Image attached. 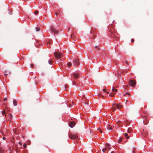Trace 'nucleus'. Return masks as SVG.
<instances>
[{"mask_svg": "<svg viewBox=\"0 0 153 153\" xmlns=\"http://www.w3.org/2000/svg\"><path fill=\"white\" fill-rule=\"evenodd\" d=\"M54 56L56 59H59L62 56V54L61 53L55 52L54 53Z\"/></svg>", "mask_w": 153, "mask_h": 153, "instance_id": "obj_1", "label": "nucleus"}, {"mask_svg": "<svg viewBox=\"0 0 153 153\" xmlns=\"http://www.w3.org/2000/svg\"><path fill=\"white\" fill-rule=\"evenodd\" d=\"M79 59H75L73 60V65L74 66H78L79 65Z\"/></svg>", "mask_w": 153, "mask_h": 153, "instance_id": "obj_2", "label": "nucleus"}, {"mask_svg": "<svg viewBox=\"0 0 153 153\" xmlns=\"http://www.w3.org/2000/svg\"><path fill=\"white\" fill-rule=\"evenodd\" d=\"M50 29L51 31L54 33L56 34H58V31H57L52 26H51Z\"/></svg>", "mask_w": 153, "mask_h": 153, "instance_id": "obj_3", "label": "nucleus"}, {"mask_svg": "<svg viewBox=\"0 0 153 153\" xmlns=\"http://www.w3.org/2000/svg\"><path fill=\"white\" fill-rule=\"evenodd\" d=\"M128 83L130 86H134L136 82L133 80H130L129 81Z\"/></svg>", "mask_w": 153, "mask_h": 153, "instance_id": "obj_4", "label": "nucleus"}, {"mask_svg": "<svg viewBox=\"0 0 153 153\" xmlns=\"http://www.w3.org/2000/svg\"><path fill=\"white\" fill-rule=\"evenodd\" d=\"M69 138L71 139H75L78 137L76 135L73 134H69Z\"/></svg>", "mask_w": 153, "mask_h": 153, "instance_id": "obj_5", "label": "nucleus"}, {"mask_svg": "<svg viewBox=\"0 0 153 153\" xmlns=\"http://www.w3.org/2000/svg\"><path fill=\"white\" fill-rule=\"evenodd\" d=\"M79 96L80 98H81L82 100H84V99H85V95L83 94L82 93H80Z\"/></svg>", "mask_w": 153, "mask_h": 153, "instance_id": "obj_6", "label": "nucleus"}, {"mask_svg": "<svg viewBox=\"0 0 153 153\" xmlns=\"http://www.w3.org/2000/svg\"><path fill=\"white\" fill-rule=\"evenodd\" d=\"M116 107L118 109H120L123 107V105L118 103L115 105Z\"/></svg>", "mask_w": 153, "mask_h": 153, "instance_id": "obj_7", "label": "nucleus"}, {"mask_svg": "<svg viewBox=\"0 0 153 153\" xmlns=\"http://www.w3.org/2000/svg\"><path fill=\"white\" fill-rule=\"evenodd\" d=\"M75 125V123L74 121L71 122L69 123V126L70 127L73 128Z\"/></svg>", "mask_w": 153, "mask_h": 153, "instance_id": "obj_8", "label": "nucleus"}, {"mask_svg": "<svg viewBox=\"0 0 153 153\" xmlns=\"http://www.w3.org/2000/svg\"><path fill=\"white\" fill-rule=\"evenodd\" d=\"M79 75V74H78L74 73L72 75L75 79H77Z\"/></svg>", "mask_w": 153, "mask_h": 153, "instance_id": "obj_9", "label": "nucleus"}, {"mask_svg": "<svg viewBox=\"0 0 153 153\" xmlns=\"http://www.w3.org/2000/svg\"><path fill=\"white\" fill-rule=\"evenodd\" d=\"M132 132V129L131 127L129 128L128 129L127 132L128 133H131Z\"/></svg>", "mask_w": 153, "mask_h": 153, "instance_id": "obj_10", "label": "nucleus"}, {"mask_svg": "<svg viewBox=\"0 0 153 153\" xmlns=\"http://www.w3.org/2000/svg\"><path fill=\"white\" fill-rule=\"evenodd\" d=\"M144 120L143 121V123L145 125H146L148 123V121L146 120V119H147L146 117H144Z\"/></svg>", "mask_w": 153, "mask_h": 153, "instance_id": "obj_11", "label": "nucleus"}, {"mask_svg": "<svg viewBox=\"0 0 153 153\" xmlns=\"http://www.w3.org/2000/svg\"><path fill=\"white\" fill-rule=\"evenodd\" d=\"M13 102L14 106H16L17 105V102L16 100H14L13 101Z\"/></svg>", "mask_w": 153, "mask_h": 153, "instance_id": "obj_12", "label": "nucleus"}, {"mask_svg": "<svg viewBox=\"0 0 153 153\" xmlns=\"http://www.w3.org/2000/svg\"><path fill=\"white\" fill-rule=\"evenodd\" d=\"M115 94V93L112 91V92H111L109 95V96L110 97H114Z\"/></svg>", "mask_w": 153, "mask_h": 153, "instance_id": "obj_13", "label": "nucleus"}, {"mask_svg": "<svg viewBox=\"0 0 153 153\" xmlns=\"http://www.w3.org/2000/svg\"><path fill=\"white\" fill-rule=\"evenodd\" d=\"M110 144L107 143V144L105 145L106 147L105 148H106V149H107V150H108V149H110Z\"/></svg>", "mask_w": 153, "mask_h": 153, "instance_id": "obj_14", "label": "nucleus"}, {"mask_svg": "<svg viewBox=\"0 0 153 153\" xmlns=\"http://www.w3.org/2000/svg\"><path fill=\"white\" fill-rule=\"evenodd\" d=\"M107 128L108 130H111V127H110V126L109 125H107Z\"/></svg>", "mask_w": 153, "mask_h": 153, "instance_id": "obj_15", "label": "nucleus"}, {"mask_svg": "<svg viewBox=\"0 0 153 153\" xmlns=\"http://www.w3.org/2000/svg\"><path fill=\"white\" fill-rule=\"evenodd\" d=\"M67 65L69 67H70L72 66V64L71 62H68L67 64Z\"/></svg>", "mask_w": 153, "mask_h": 153, "instance_id": "obj_16", "label": "nucleus"}, {"mask_svg": "<svg viewBox=\"0 0 153 153\" xmlns=\"http://www.w3.org/2000/svg\"><path fill=\"white\" fill-rule=\"evenodd\" d=\"M124 136L125 137H126L128 139L129 138V137L128 136V134L127 133H126L124 134Z\"/></svg>", "mask_w": 153, "mask_h": 153, "instance_id": "obj_17", "label": "nucleus"}, {"mask_svg": "<svg viewBox=\"0 0 153 153\" xmlns=\"http://www.w3.org/2000/svg\"><path fill=\"white\" fill-rule=\"evenodd\" d=\"M112 91L114 93V91H115V92H117V89H115L114 88L112 89Z\"/></svg>", "mask_w": 153, "mask_h": 153, "instance_id": "obj_18", "label": "nucleus"}, {"mask_svg": "<svg viewBox=\"0 0 153 153\" xmlns=\"http://www.w3.org/2000/svg\"><path fill=\"white\" fill-rule=\"evenodd\" d=\"M122 138L121 137H120L118 140V142L119 143H120L121 141H122Z\"/></svg>", "mask_w": 153, "mask_h": 153, "instance_id": "obj_19", "label": "nucleus"}, {"mask_svg": "<svg viewBox=\"0 0 153 153\" xmlns=\"http://www.w3.org/2000/svg\"><path fill=\"white\" fill-rule=\"evenodd\" d=\"M107 150L106 149V148H105L102 149V151L103 152H105V151Z\"/></svg>", "mask_w": 153, "mask_h": 153, "instance_id": "obj_20", "label": "nucleus"}, {"mask_svg": "<svg viewBox=\"0 0 153 153\" xmlns=\"http://www.w3.org/2000/svg\"><path fill=\"white\" fill-rule=\"evenodd\" d=\"M111 109L113 111H114L116 109L115 107H114L112 108Z\"/></svg>", "mask_w": 153, "mask_h": 153, "instance_id": "obj_21", "label": "nucleus"}, {"mask_svg": "<svg viewBox=\"0 0 153 153\" xmlns=\"http://www.w3.org/2000/svg\"><path fill=\"white\" fill-rule=\"evenodd\" d=\"M9 115L10 116V118L11 119H12V118L13 117L11 113H9Z\"/></svg>", "mask_w": 153, "mask_h": 153, "instance_id": "obj_22", "label": "nucleus"}, {"mask_svg": "<svg viewBox=\"0 0 153 153\" xmlns=\"http://www.w3.org/2000/svg\"><path fill=\"white\" fill-rule=\"evenodd\" d=\"M39 13V12L37 10H35L34 12V13L35 14V15H37V14Z\"/></svg>", "mask_w": 153, "mask_h": 153, "instance_id": "obj_23", "label": "nucleus"}, {"mask_svg": "<svg viewBox=\"0 0 153 153\" xmlns=\"http://www.w3.org/2000/svg\"><path fill=\"white\" fill-rule=\"evenodd\" d=\"M40 28L38 27H36V30L37 31H39Z\"/></svg>", "mask_w": 153, "mask_h": 153, "instance_id": "obj_24", "label": "nucleus"}, {"mask_svg": "<svg viewBox=\"0 0 153 153\" xmlns=\"http://www.w3.org/2000/svg\"><path fill=\"white\" fill-rule=\"evenodd\" d=\"M52 63H53V61L51 60H49L48 61V63L50 64H51Z\"/></svg>", "mask_w": 153, "mask_h": 153, "instance_id": "obj_25", "label": "nucleus"}, {"mask_svg": "<svg viewBox=\"0 0 153 153\" xmlns=\"http://www.w3.org/2000/svg\"><path fill=\"white\" fill-rule=\"evenodd\" d=\"M127 94H128V95H129L130 93H129L126 92L123 95L124 96H125L126 95H127Z\"/></svg>", "mask_w": 153, "mask_h": 153, "instance_id": "obj_26", "label": "nucleus"}, {"mask_svg": "<svg viewBox=\"0 0 153 153\" xmlns=\"http://www.w3.org/2000/svg\"><path fill=\"white\" fill-rule=\"evenodd\" d=\"M2 114L4 115L5 114V115L6 114V113H5V112L4 110L2 111Z\"/></svg>", "mask_w": 153, "mask_h": 153, "instance_id": "obj_27", "label": "nucleus"}, {"mask_svg": "<svg viewBox=\"0 0 153 153\" xmlns=\"http://www.w3.org/2000/svg\"><path fill=\"white\" fill-rule=\"evenodd\" d=\"M23 146L24 148H26L27 147V145L25 143L24 144Z\"/></svg>", "mask_w": 153, "mask_h": 153, "instance_id": "obj_28", "label": "nucleus"}, {"mask_svg": "<svg viewBox=\"0 0 153 153\" xmlns=\"http://www.w3.org/2000/svg\"><path fill=\"white\" fill-rule=\"evenodd\" d=\"M95 48L98 50L100 49V48L97 46H96Z\"/></svg>", "mask_w": 153, "mask_h": 153, "instance_id": "obj_29", "label": "nucleus"}, {"mask_svg": "<svg viewBox=\"0 0 153 153\" xmlns=\"http://www.w3.org/2000/svg\"><path fill=\"white\" fill-rule=\"evenodd\" d=\"M0 153H4L3 150L1 149H0Z\"/></svg>", "mask_w": 153, "mask_h": 153, "instance_id": "obj_30", "label": "nucleus"}, {"mask_svg": "<svg viewBox=\"0 0 153 153\" xmlns=\"http://www.w3.org/2000/svg\"><path fill=\"white\" fill-rule=\"evenodd\" d=\"M98 130H99V131H100L101 133H102V131L101 130L100 128H98Z\"/></svg>", "mask_w": 153, "mask_h": 153, "instance_id": "obj_31", "label": "nucleus"}, {"mask_svg": "<svg viewBox=\"0 0 153 153\" xmlns=\"http://www.w3.org/2000/svg\"><path fill=\"white\" fill-rule=\"evenodd\" d=\"M58 13H59V14H60L62 12H61V11L60 10H58Z\"/></svg>", "mask_w": 153, "mask_h": 153, "instance_id": "obj_32", "label": "nucleus"}, {"mask_svg": "<svg viewBox=\"0 0 153 153\" xmlns=\"http://www.w3.org/2000/svg\"><path fill=\"white\" fill-rule=\"evenodd\" d=\"M131 41L132 42H133L134 41V40L133 39H132L131 40Z\"/></svg>", "mask_w": 153, "mask_h": 153, "instance_id": "obj_33", "label": "nucleus"}, {"mask_svg": "<svg viewBox=\"0 0 153 153\" xmlns=\"http://www.w3.org/2000/svg\"><path fill=\"white\" fill-rule=\"evenodd\" d=\"M73 84L74 85H75V84H76V82H75L74 81H73Z\"/></svg>", "mask_w": 153, "mask_h": 153, "instance_id": "obj_34", "label": "nucleus"}, {"mask_svg": "<svg viewBox=\"0 0 153 153\" xmlns=\"http://www.w3.org/2000/svg\"><path fill=\"white\" fill-rule=\"evenodd\" d=\"M3 139L4 140H5V139H6V138L4 137H3Z\"/></svg>", "mask_w": 153, "mask_h": 153, "instance_id": "obj_35", "label": "nucleus"}, {"mask_svg": "<svg viewBox=\"0 0 153 153\" xmlns=\"http://www.w3.org/2000/svg\"><path fill=\"white\" fill-rule=\"evenodd\" d=\"M31 67L32 68H33V64H32L31 65Z\"/></svg>", "mask_w": 153, "mask_h": 153, "instance_id": "obj_36", "label": "nucleus"}, {"mask_svg": "<svg viewBox=\"0 0 153 153\" xmlns=\"http://www.w3.org/2000/svg\"><path fill=\"white\" fill-rule=\"evenodd\" d=\"M58 13H57V12H55V14H56V15H57Z\"/></svg>", "mask_w": 153, "mask_h": 153, "instance_id": "obj_37", "label": "nucleus"}, {"mask_svg": "<svg viewBox=\"0 0 153 153\" xmlns=\"http://www.w3.org/2000/svg\"><path fill=\"white\" fill-rule=\"evenodd\" d=\"M7 75V74H6V73H5V74H4V75H5V76H6V75Z\"/></svg>", "mask_w": 153, "mask_h": 153, "instance_id": "obj_38", "label": "nucleus"}, {"mask_svg": "<svg viewBox=\"0 0 153 153\" xmlns=\"http://www.w3.org/2000/svg\"><path fill=\"white\" fill-rule=\"evenodd\" d=\"M105 89H103V91H105V92H106V91H105Z\"/></svg>", "mask_w": 153, "mask_h": 153, "instance_id": "obj_39", "label": "nucleus"}, {"mask_svg": "<svg viewBox=\"0 0 153 153\" xmlns=\"http://www.w3.org/2000/svg\"><path fill=\"white\" fill-rule=\"evenodd\" d=\"M6 99H7V98H5V99H4V101L6 100Z\"/></svg>", "mask_w": 153, "mask_h": 153, "instance_id": "obj_40", "label": "nucleus"}, {"mask_svg": "<svg viewBox=\"0 0 153 153\" xmlns=\"http://www.w3.org/2000/svg\"><path fill=\"white\" fill-rule=\"evenodd\" d=\"M6 108L7 109V106H6V108Z\"/></svg>", "mask_w": 153, "mask_h": 153, "instance_id": "obj_41", "label": "nucleus"}, {"mask_svg": "<svg viewBox=\"0 0 153 153\" xmlns=\"http://www.w3.org/2000/svg\"><path fill=\"white\" fill-rule=\"evenodd\" d=\"M74 36V35H71V37H72V38L73 37V36Z\"/></svg>", "mask_w": 153, "mask_h": 153, "instance_id": "obj_42", "label": "nucleus"}, {"mask_svg": "<svg viewBox=\"0 0 153 153\" xmlns=\"http://www.w3.org/2000/svg\"><path fill=\"white\" fill-rule=\"evenodd\" d=\"M106 92L107 94H108L109 93V92H107V91H106Z\"/></svg>", "mask_w": 153, "mask_h": 153, "instance_id": "obj_43", "label": "nucleus"}, {"mask_svg": "<svg viewBox=\"0 0 153 153\" xmlns=\"http://www.w3.org/2000/svg\"><path fill=\"white\" fill-rule=\"evenodd\" d=\"M111 153H114L113 151H112L111 152Z\"/></svg>", "mask_w": 153, "mask_h": 153, "instance_id": "obj_44", "label": "nucleus"}, {"mask_svg": "<svg viewBox=\"0 0 153 153\" xmlns=\"http://www.w3.org/2000/svg\"><path fill=\"white\" fill-rule=\"evenodd\" d=\"M67 86H65V88H67Z\"/></svg>", "mask_w": 153, "mask_h": 153, "instance_id": "obj_45", "label": "nucleus"}, {"mask_svg": "<svg viewBox=\"0 0 153 153\" xmlns=\"http://www.w3.org/2000/svg\"><path fill=\"white\" fill-rule=\"evenodd\" d=\"M126 64H128V63L127 62H126Z\"/></svg>", "mask_w": 153, "mask_h": 153, "instance_id": "obj_46", "label": "nucleus"}, {"mask_svg": "<svg viewBox=\"0 0 153 153\" xmlns=\"http://www.w3.org/2000/svg\"><path fill=\"white\" fill-rule=\"evenodd\" d=\"M127 101H128V100H126V102H127Z\"/></svg>", "mask_w": 153, "mask_h": 153, "instance_id": "obj_47", "label": "nucleus"}]
</instances>
